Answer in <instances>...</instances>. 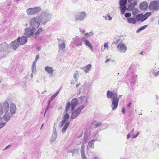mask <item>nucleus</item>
<instances>
[{
    "label": "nucleus",
    "instance_id": "obj_12",
    "mask_svg": "<svg viewBox=\"0 0 159 159\" xmlns=\"http://www.w3.org/2000/svg\"><path fill=\"white\" fill-rule=\"evenodd\" d=\"M59 52H64L65 49L66 41L63 39H59L58 42Z\"/></svg>",
    "mask_w": 159,
    "mask_h": 159
},
{
    "label": "nucleus",
    "instance_id": "obj_14",
    "mask_svg": "<svg viewBox=\"0 0 159 159\" xmlns=\"http://www.w3.org/2000/svg\"><path fill=\"white\" fill-rule=\"evenodd\" d=\"M73 41L72 43L74 44L76 47L82 46V38H80L78 36H76L75 38H73Z\"/></svg>",
    "mask_w": 159,
    "mask_h": 159
},
{
    "label": "nucleus",
    "instance_id": "obj_37",
    "mask_svg": "<svg viewBox=\"0 0 159 159\" xmlns=\"http://www.w3.org/2000/svg\"><path fill=\"white\" fill-rule=\"evenodd\" d=\"M76 149H73L70 150H69L67 151V153H74L75 152Z\"/></svg>",
    "mask_w": 159,
    "mask_h": 159
},
{
    "label": "nucleus",
    "instance_id": "obj_38",
    "mask_svg": "<svg viewBox=\"0 0 159 159\" xmlns=\"http://www.w3.org/2000/svg\"><path fill=\"white\" fill-rule=\"evenodd\" d=\"M104 48L105 49H107V50L108 49V42H107L104 43Z\"/></svg>",
    "mask_w": 159,
    "mask_h": 159
},
{
    "label": "nucleus",
    "instance_id": "obj_23",
    "mask_svg": "<svg viewBox=\"0 0 159 159\" xmlns=\"http://www.w3.org/2000/svg\"><path fill=\"white\" fill-rule=\"evenodd\" d=\"M43 31V29L42 28L39 29L34 34V38L37 39L39 35L41 33H42Z\"/></svg>",
    "mask_w": 159,
    "mask_h": 159
},
{
    "label": "nucleus",
    "instance_id": "obj_34",
    "mask_svg": "<svg viewBox=\"0 0 159 159\" xmlns=\"http://www.w3.org/2000/svg\"><path fill=\"white\" fill-rule=\"evenodd\" d=\"M96 141V140L95 139H93L91 140L90 142V147L91 148H93V147L94 142Z\"/></svg>",
    "mask_w": 159,
    "mask_h": 159
},
{
    "label": "nucleus",
    "instance_id": "obj_52",
    "mask_svg": "<svg viewBox=\"0 0 159 159\" xmlns=\"http://www.w3.org/2000/svg\"><path fill=\"white\" fill-rule=\"evenodd\" d=\"M130 137V134H129L127 135V139H128Z\"/></svg>",
    "mask_w": 159,
    "mask_h": 159
},
{
    "label": "nucleus",
    "instance_id": "obj_47",
    "mask_svg": "<svg viewBox=\"0 0 159 159\" xmlns=\"http://www.w3.org/2000/svg\"><path fill=\"white\" fill-rule=\"evenodd\" d=\"M159 76V71H158L155 74V76L156 77Z\"/></svg>",
    "mask_w": 159,
    "mask_h": 159
},
{
    "label": "nucleus",
    "instance_id": "obj_46",
    "mask_svg": "<svg viewBox=\"0 0 159 159\" xmlns=\"http://www.w3.org/2000/svg\"><path fill=\"white\" fill-rule=\"evenodd\" d=\"M36 62H37V61L34 60V61L33 62L32 66H36Z\"/></svg>",
    "mask_w": 159,
    "mask_h": 159
},
{
    "label": "nucleus",
    "instance_id": "obj_60",
    "mask_svg": "<svg viewBox=\"0 0 159 159\" xmlns=\"http://www.w3.org/2000/svg\"><path fill=\"white\" fill-rule=\"evenodd\" d=\"M4 57V55L3 54L1 56V57H0H0L2 58L3 57Z\"/></svg>",
    "mask_w": 159,
    "mask_h": 159
},
{
    "label": "nucleus",
    "instance_id": "obj_19",
    "mask_svg": "<svg viewBox=\"0 0 159 159\" xmlns=\"http://www.w3.org/2000/svg\"><path fill=\"white\" fill-rule=\"evenodd\" d=\"M148 7V3L144 1L141 2L139 5V8L142 10L147 9Z\"/></svg>",
    "mask_w": 159,
    "mask_h": 159
},
{
    "label": "nucleus",
    "instance_id": "obj_16",
    "mask_svg": "<svg viewBox=\"0 0 159 159\" xmlns=\"http://www.w3.org/2000/svg\"><path fill=\"white\" fill-rule=\"evenodd\" d=\"M9 45L6 42L0 44V51L1 52H5L9 48Z\"/></svg>",
    "mask_w": 159,
    "mask_h": 159
},
{
    "label": "nucleus",
    "instance_id": "obj_36",
    "mask_svg": "<svg viewBox=\"0 0 159 159\" xmlns=\"http://www.w3.org/2000/svg\"><path fill=\"white\" fill-rule=\"evenodd\" d=\"M78 72L77 71H76V73H75L74 74V77H73L75 79L77 80L78 78Z\"/></svg>",
    "mask_w": 159,
    "mask_h": 159
},
{
    "label": "nucleus",
    "instance_id": "obj_30",
    "mask_svg": "<svg viewBox=\"0 0 159 159\" xmlns=\"http://www.w3.org/2000/svg\"><path fill=\"white\" fill-rule=\"evenodd\" d=\"M127 2V0H120L119 2L120 6H125Z\"/></svg>",
    "mask_w": 159,
    "mask_h": 159
},
{
    "label": "nucleus",
    "instance_id": "obj_45",
    "mask_svg": "<svg viewBox=\"0 0 159 159\" xmlns=\"http://www.w3.org/2000/svg\"><path fill=\"white\" fill-rule=\"evenodd\" d=\"M39 55H37L36 57L35 60L37 61L39 59Z\"/></svg>",
    "mask_w": 159,
    "mask_h": 159
},
{
    "label": "nucleus",
    "instance_id": "obj_48",
    "mask_svg": "<svg viewBox=\"0 0 159 159\" xmlns=\"http://www.w3.org/2000/svg\"><path fill=\"white\" fill-rule=\"evenodd\" d=\"M125 109L124 107H123L122 109V112L123 114L125 113Z\"/></svg>",
    "mask_w": 159,
    "mask_h": 159
},
{
    "label": "nucleus",
    "instance_id": "obj_63",
    "mask_svg": "<svg viewBox=\"0 0 159 159\" xmlns=\"http://www.w3.org/2000/svg\"><path fill=\"white\" fill-rule=\"evenodd\" d=\"M46 92V91L45 90L44 92H43L42 93V94H43L44 93V92Z\"/></svg>",
    "mask_w": 159,
    "mask_h": 159
},
{
    "label": "nucleus",
    "instance_id": "obj_64",
    "mask_svg": "<svg viewBox=\"0 0 159 159\" xmlns=\"http://www.w3.org/2000/svg\"><path fill=\"white\" fill-rule=\"evenodd\" d=\"M2 82L1 80L0 79V83Z\"/></svg>",
    "mask_w": 159,
    "mask_h": 159
},
{
    "label": "nucleus",
    "instance_id": "obj_35",
    "mask_svg": "<svg viewBox=\"0 0 159 159\" xmlns=\"http://www.w3.org/2000/svg\"><path fill=\"white\" fill-rule=\"evenodd\" d=\"M31 70H32V72L33 73H35V72H36V71L35 66H32Z\"/></svg>",
    "mask_w": 159,
    "mask_h": 159
},
{
    "label": "nucleus",
    "instance_id": "obj_41",
    "mask_svg": "<svg viewBox=\"0 0 159 159\" xmlns=\"http://www.w3.org/2000/svg\"><path fill=\"white\" fill-rule=\"evenodd\" d=\"M5 123H0V129L2 128L5 125Z\"/></svg>",
    "mask_w": 159,
    "mask_h": 159
},
{
    "label": "nucleus",
    "instance_id": "obj_56",
    "mask_svg": "<svg viewBox=\"0 0 159 159\" xmlns=\"http://www.w3.org/2000/svg\"><path fill=\"white\" fill-rule=\"evenodd\" d=\"M90 49H91V50H92V51H93V47L90 44Z\"/></svg>",
    "mask_w": 159,
    "mask_h": 159
},
{
    "label": "nucleus",
    "instance_id": "obj_43",
    "mask_svg": "<svg viewBox=\"0 0 159 159\" xmlns=\"http://www.w3.org/2000/svg\"><path fill=\"white\" fill-rule=\"evenodd\" d=\"M50 103L48 102V106L45 109V112H46V111H48V109L49 107L50 106Z\"/></svg>",
    "mask_w": 159,
    "mask_h": 159
},
{
    "label": "nucleus",
    "instance_id": "obj_17",
    "mask_svg": "<svg viewBox=\"0 0 159 159\" xmlns=\"http://www.w3.org/2000/svg\"><path fill=\"white\" fill-rule=\"evenodd\" d=\"M89 33H87L82 38V41L84 42L86 45L89 47Z\"/></svg>",
    "mask_w": 159,
    "mask_h": 159
},
{
    "label": "nucleus",
    "instance_id": "obj_21",
    "mask_svg": "<svg viewBox=\"0 0 159 159\" xmlns=\"http://www.w3.org/2000/svg\"><path fill=\"white\" fill-rule=\"evenodd\" d=\"M78 104V102L77 99L76 98L73 99L71 101V104L70 103L71 110H73Z\"/></svg>",
    "mask_w": 159,
    "mask_h": 159
},
{
    "label": "nucleus",
    "instance_id": "obj_15",
    "mask_svg": "<svg viewBox=\"0 0 159 159\" xmlns=\"http://www.w3.org/2000/svg\"><path fill=\"white\" fill-rule=\"evenodd\" d=\"M44 70L48 74L50 75V76H52L55 75V70L52 66H46L44 68Z\"/></svg>",
    "mask_w": 159,
    "mask_h": 159
},
{
    "label": "nucleus",
    "instance_id": "obj_25",
    "mask_svg": "<svg viewBox=\"0 0 159 159\" xmlns=\"http://www.w3.org/2000/svg\"><path fill=\"white\" fill-rule=\"evenodd\" d=\"M128 21L131 23L135 24L136 22V20L134 18L129 17L127 18Z\"/></svg>",
    "mask_w": 159,
    "mask_h": 159
},
{
    "label": "nucleus",
    "instance_id": "obj_5",
    "mask_svg": "<svg viewBox=\"0 0 159 159\" xmlns=\"http://www.w3.org/2000/svg\"><path fill=\"white\" fill-rule=\"evenodd\" d=\"M29 24L31 27L36 30L39 27L40 22L38 17H34L31 18L30 20Z\"/></svg>",
    "mask_w": 159,
    "mask_h": 159
},
{
    "label": "nucleus",
    "instance_id": "obj_6",
    "mask_svg": "<svg viewBox=\"0 0 159 159\" xmlns=\"http://www.w3.org/2000/svg\"><path fill=\"white\" fill-rule=\"evenodd\" d=\"M41 9L40 7H35L27 9L26 10L27 14L29 16L35 15L40 12Z\"/></svg>",
    "mask_w": 159,
    "mask_h": 159
},
{
    "label": "nucleus",
    "instance_id": "obj_4",
    "mask_svg": "<svg viewBox=\"0 0 159 159\" xmlns=\"http://www.w3.org/2000/svg\"><path fill=\"white\" fill-rule=\"evenodd\" d=\"M52 17L51 14L47 11H43L38 17L40 22L43 25L50 20Z\"/></svg>",
    "mask_w": 159,
    "mask_h": 159
},
{
    "label": "nucleus",
    "instance_id": "obj_7",
    "mask_svg": "<svg viewBox=\"0 0 159 159\" xmlns=\"http://www.w3.org/2000/svg\"><path fill=\"white\" fill-rule=\"evenodd\" d=\"M151 14V12H149L146 13L145 14H139L136 16V20L138 21L143 22L146 20Z\"/></svg>",
    "mask_w": 159,
    "mask_h": 159
},
{
    "label": "nucleus",
    "instance_id": "obj_18",
    "mask_svg": "<svg viewBox=\"0 0 159 159\" xmlns=\"http://www.w3.org/2000/svg\"><path fill=\"white\" fill-rule=\"evenodd\" d=\"M137 0H135L133 3H130L128 5L127 10L128 11H131L135 8V6L137 5Z\"/></svg>",
    "mask_w": 159,
    "mask_h": 159
},
{
    "label": "nucleus",
    "instance_id": "obj_50",
    "mask_svg": "<svg viewBox=\"0 0 159 159\" xmlns=\"http://www.w3.org/2000/svg\"><path fill=\"white\" fill-rule=\"evenodd\" d=\"M11 146V145H8V146H7L6 148H5L4 149H3V150H4L5 149H6L7 148H9L10 146Z\"/></svg>",
    "mask_w": 159,
    "mask_h": 159
},
{
    "label": "nucleus",
    "instance_id": "obj_61",
    "mask_svg": "<svg viewBox=\"0 0 159 159\" xmlns=\"http://www.w3.org/2000/svg\"><path fill=\"white\" fill-rule=\"evenodd\" d=\"M94 159H98L97 157H95L94 158Z\"/></svg>",
    "mask_w": 159,
    "mask_h": 159
},
{
    "label": "nucleus",
    "instance_id": "obj_1",
    "mask_svg": "<svg viewBox=\"0 0 159 159\" xmlns=\"http://www.w3.org/2000/svg\"><path fill=\"white\" fill-rule=\"evenodd\" d=\"M16 111V107L14 103H11L9 106V103L6 101L0 103V116L3 115V119L5 121H8Z\"/></svg>",
    "mask_w": 159,
    "mask_h": 159
},
{
    "label": "nucleus",
    "instance_id": "obj_54",
    "mask_svg": "<svg viewBox=\"0 0 159 159\" xmlns=\"http://www.w3.org/2000/svg\"><path fill=\"white\" fill-rule=\"evenodd\" d=\"M134 0H128V2H129V3H131V2H133V1H134Z\"/></svg>",
    "mask_w": 159,
    "mask_h": 159
},
{
    "label": "nucleus",
    "instance_id": "obj_40",
    "mask_svg": "<svg viewBox=\"0 0 159 159\" xmlns=\"http://www.w3.org/2000/svg\"><path fill=\"white\" fill-rule=\"evenodd\" d=\"M131 16V13L128 12L126 13L125 14V17H130Z\"/></svg>",
    "mask_w": 159,
    "mask_h": 159
},
{
    "label": "nucleus",
    "instance_id": "obj_44",
    "mask_svg": "<svg viewBox=\"0 0 159 159\" xmlns=\"http://www.w3.org/2000/svg\"><path fill=\"white\" fill-rule=\"evenodd\" d=\"M41 49V46H38L36 47V50L38 51H39Z\"/></svg>",
    "mask_w": 159,
    "mask_h": 159
},
{
    "label": "nucleus",
    "instance_id": "obj_33",
    "mask_svg": "<svg viewBox=\"0 0 159 159\" xmlns=\"http://www.w3.org/2000/svg\"><path fill=\"white\" fill-rule=\"evenodd\" d=\"M105 19L107 20H111L112 19V18L108 14H107L105 16Z\"/></svg>",
    "mask_w": 159,
    "mask_h": 159
},
{
    "label": "nucleus",
    "instance_id": "obj_39",
    "mask_svg": "<svg viewBox=\"0 0 159 159\" xmlns=\"http://www.w3.org/2000/svg\"><path fill=\"white\" fill-rule=\"evenodd\" d=\"M147 26V25H145L144 26L141 27L140 28H139L138 30V31H140L145 29Z\"/></svg>",
    "mask_w": 159,
    "mask_h": 159
},
{
    "label": "nucleus",
    "instance_id": "obj_22",
    "mask_svg": "<svg viewBox=\"0 0 159 159\" xmlns=\"http://www.w3.org/2000/svg\"><path fill=\"white\" fill-rule=\"evenodd\" d=\"M25 36H22L21 38H20V40L19 42V44L20 45H23L24 44L27 42V39Z\"/></svg>",
    "mask_w": 159,
    "mask_h": 159
},
{
    "label": "nucleus",
    "instance_id": "obj_42",
    "mask_svg": "<svg viewBox=\"0 0 159 159\" xmlns=\"http://www.w3.org/2000/svg\"><path fill=\"white\" fill-rule=\"evenodd\" d=\"M56 134V135H57V133L56 132V129L55 128H54L53 130V133L52 134Z\"/></svg>",
    "mask_w": 159,
    "mask_h": 159
},
{
    "label": "nucleus",
    "instance_id": "obj_58",
    "mask_svg": "<svg viewBox=\"0 0 159 159\" xmlns=\"http://www.w3.org/2000/svg\"><path fill=\"white\" fill-rule=\"evenodd\" d=\"M43 124H42V125L41 126V127L40 129L41 130V129H42V128H43Z\"/></svg>",
    "mask_w": 159,
    "mask_h": 159
},
{
    "label": "nucleus",
    "instance_id": "obj_55",
    "mask_svg": "<svg viewBox=\"0 0 159 159\" xmlns=\"http://www.w3.org/2000/svg\"><path fill=\"white\" fill-rule=\"evenodd\" d=\"M131 104V102H129V104L127 106L128 107H130Z\"/></svg>",
    "mask_w": 159,
    "mask_h": 159
},
{
    "label": "nucleus",
    "instance_id": "obj_32",
    "mask_svg": "<svg viewBox=\"0 0 159 159\" xmlns=\"http://www.w3.org/2000/svg\"><path fill=\"white\" fill-rule=\"evenodd\" d=\"M102 123L101 122H98L96 124H93V126L94 128H97L100 126H101Z\"/></svg>",
    "mask_w": 159,
    "mask_h": 159
},
{
    "label": "nucleus",
    "instance_id": "obj_9",
    "mask_svg": "<svg viewBox=\"0 0 159 159\" xmlns=\"http://www.w3.org/2000/svg\"><path fill=\"white\" fill-rule=\"evenodd\" d=\"M86 14L84 11H81L77 13L75 16V21L83 20L86 17Z\"/></svg>",
    "mask_w": 159,
    "mask_h": 159
},
{
    "label": "nucleus",
    "instance_id": "obj_26",
    "mask_svg": "<svg viewBox=\"0 0 159 159\" xmlns=\"http://www.w3.org/2000/svg\"><path fill=\"white\" fill-rule=\"evenodd\" d=\"M57 135H56V134H52L50 139V141L51 143H53L56 140L57 137Z\"/></svg>",
    "mask_w": 159,
    "mask_h": 159
},
{
    "label": "nucleus",
    "instance_id": "obj_62",
    "mask_svg": "<svg viewBox=\"0 0 159 159\" xmlns=\"http://www.w3.org/2000/svg\"><path fill=\"white\" fill-rule=\"evenodd\" d=\"M79 84H76V87H77L78 86H79Z\"/></svg>",
    "mask_w": 159,
    "mask_h": 159
},
{
    "label": "nucleus",
    "instance_id": "obj_59",
    "mask_svg": "<svg viewBox=\"0 0 159 159\" xmlns=\"http://www.w3.org/2000/svg\"><path fill=\"white\" fill-rule=\"evenodd\" d=\"M144 53V52L143 51H142L140 53V54L142 55H143V54Z\"/></svg>",
    "mask_w": 159,
    "mask_h": 159
},
{
    "label": "nucleus",
    "instance_id": "obj_10",
    "mask_svg": "<svg viewBox=\"0 0 159 159\" xmlns=\"http://www.w3.org/2000/svg\"><path fill=\"white\" fill-rule=\"evenodd\" d=\"M84 107L83 105H81L74 111L71 116V118L72 119H73L77 117L80 114L82 109Z\"/></svg>",
    "mask_w": 159,
    "mask_h": 159
},
{
    "label": "nucleus",
    "instance_id": "obj_11",
    "mask_svg": "<svg viewBox=\"0 0 159 159\" xmlns=\"http://www.w3.org/2000/svg\"><path fill=\"white\" fill-rule=\"evenodd\" d=\"M20 37H19L17 39L12 41L10 44L11 48L14 50H16L20 45L19 42L20 41Z\"/></svg>",
    "mask_w": 159,
    "mask_h": 159
},
{
    "label": "nucleus",
    "instance_id": "obj_13",
    "mask_svg": "<svg viewBox=\"0 0 159 159\" xmlns=\"http://www.w3.org/2000/svg\"><path fill=\"white\" fill-rule=\"evenodd\" d=\"M35 30L34 29L32 28H26L25 30L24 35L26 37L29 38L33 35Z\"/></svg>",
    "mask_w": 159,
    "mask_h": 159
},
{
    "label": "nucleus",
    "instance_id": "obj_31",
    "mask_svg": "<svg viewBox=\"0 0 159 159\" xmlns=\"http://www.w3.org/2000/svg\"><path fill=\"white\" fill-rule=\"evenodd\" d=\"M132 11V14L134 16L136 15L139 12V10L137 8H134Z\"/></svg>",
    "mask_w": 159,
    "mask_h": 159
},
{
    "label": "nucleus",
    "instance_id": "obj_20",
    "mask_svg": "<svg viewBox=\"0 0 159 159\" xmlns=\"http://www.w3.org/2000/svg\"><path fill=\"white\" fill-rule=\"evenodd\" d=\"M117 48L121 52H125L127 50V48L123 43H120L117 46Z\"/></svg>",
    "mask_w": 159,
    "mask_h": 159
},
{
    "label": "nucleus",
    "instance_id": "obj_49",
    "mask_svg": "<svg viewBox=\"0 0 159 159\" xmlns=\"http://www.w3.org/2000/svg\"><path fill=\"white\" fill-rule=\"evenodd\" d=\"M80 32L81 33H84L85 32V31L84 30L80 29Z\"/></svg>",
    "mask_w": 159,
    "mask_h": 159
},
{
    "label": "nucleus",
    "instance_id": "obj_53",
    "mask_svg": "<svg viewBox=\"0 0 159 159\" xmlns=\"http://www.w3.org/2000/svg\"><path fill=\"white\" fill-rule=\"evenodd\" d=\"M111 60V59H108L106 60L105 61V62L106 63L109 61Z\"/></svg>",
    "mask_w": 159,
    "mask_h": 159
},
{
    "label": "nucleus",
    "instance_id": "obj_51",
    "mask_svg": "<svg viewBox=\"0 0 159 159\" xmlns=\"http://www.w3.org/2000/svg\"><path fill=\"white\" fill-rule=\"evenodd\" d=\"M139 134V133H138L136 135H134L133 137V138H136L137 137V136H138V134Z\"/></svg>",
    "mask_w": 159,
    "mask_h": 159
},
{
    "label": "nucleus",
    "instance_id": "obj_57",
    "mask_svg": "<svg viewBox=\"0 0 159 159\" xmlns=\"http://www.w3.org/2000/svg\"><path fill=\"white\" fill-rule=\"evenodd\" d=\"M30 77L31 78H33V73H31L30 74Z\"/></svg>",
    "mask_w": 159,
    "mask_h": 159
},
{
    "label": "nucleus",
    "instance_id": "obj_3",
    "mask_svg": "<svg viewBox=\"0 0 159 159\" xmlns=\"http://www.w3.org/2000/svg\"><path fill=\"white\" fill-rule=\"evenodd\" d=\"M121 96L122 95H119L118 97L117 93H113L112 91L110 90L107 91V97L108 98H112V104L113 105V110L116 109L117 107L120 98Z\"/></svg>",
    "mask_w": 159,
    "mask_h": 159
},
{
    "label": "nucleus",
    "instance_id": "obj_8",
    "mask_svg": "<svg viewBox=\"0 0 159 159\" xmlns=\"http://www.w3.org/2000/svg\"><path fill=\"white\" fill-rule=\"evenodd\" d=\"M150 10L157 11L159 10V0H154L151 2L149 6Z\"/></svg>",
    "mask_w": 159,
    "mask_h": 159
},
{
    "label": "nucleus",
    "instance_id": "obj_2",
    "mask_svg": "<svg viewBox=\"0 0 159 159\" xmlns=\"http://www.w3.org/2000/svg\"><path fill=\"white\" fill-rule=\"evenodd\" d=\"M70 107V102H68L66 104L65 112L63 113V120L59 124V127L61 128L63 126L64 124L66 123L62 130V131L63 133L66 132V130L69 125V123L68 122L69 118V115L68 113V112Z\"/></svg>",
    "mask_w": 159,
    "mask_h": 159
},
{
    "label": "nucleus",
    "instance_id": "obj_29",
    "mask_svg": "<svg viewBox=\"0 0 159 159\" xmlns=\"http://www.w3.org/2000/svg\"><path fill=\"white\" fill-rule=\"evenodd\" d=\"M120 7L121 10V13L122 14H124L126 10H127V8H126V7L125 6H120Z\"/></svg>",
    "mask_w": 159,
    "mask_h": 159
},
{
    "label": "nucleus",
    "instance_id": "obj_27",
    "mask_svg": "<svg viewBox=\"0 0 159 159\" xmlns=\"http://www.w3.org/2000/svg\"><path fill=\"white\" fill-rule=\"evenodd\" d=\"M61 88L60 89L57 91L55 94H53L50 98L48 102L51 103V102L56 97L59 93V91L61 90Z\"/></svg>",
    "mask_w": 159,
    "mask_h": 159
},
{
    "label": "nucleus",
    "instance_id": "obj_24",
    "mask_svg": "<svg viewBox=\"0 0 159 159\" xmlns=\"http://www.w3.org/2000/svg\"><path fill=\"white\" fill-rule=\"evenodd\" d=\"M84 144H82L81 145V156L83 159H86V157L84 156Z\"/></svg>",
    "mask_w": 159,
    "mask_h": 159
},
{
    "label": "nucleus",
    "instance_id": "obj_28",
    "mask_svg": "<svg viewBox=\"0 0 159 159\" xmlns=\"http://www.w3.org/2000/svg\"><path fill=\"white\" fill-rule=\"evenodd\" d=\"M80 69L83 70L86 73L88 72L89 71V64L84 67H81Z\"/></svg>",
    "mask_w": 159,
    "mask_h": 159
}]
</instances>
